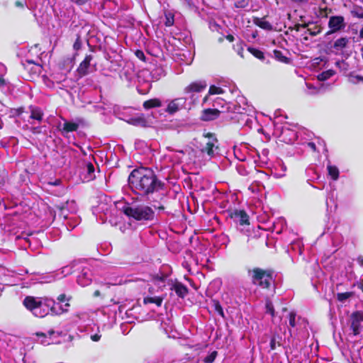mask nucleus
I'll return each instance as SVG.
<instances>
[{
	"mask_svg": "<svg viewBox=\"0 0 363 363\" xmlns=\"http://www.w3.org/2000/svg\"><path fill=\"white\" fill-rule=\"evenodd\" d=\"M128 183L133 191L145 197L155 210H164L165 196L160 191L163 184L152 169L146 167L135 169L129 175Z\"/></svg>",
	"mask_w": 363,
	"mask_h": 363,
	"instance_id": "f257e3e1",
	"label": "nucleus"
},
{
	"mask_svg": "<svg viewBox=\"0 0 363 363\" xmlns=\"http://www.w3.org/2000/svg\"><path fill=\"white\" fill-rule=\"evenodd\" d=\"M23 305L35 317L44 318L48 314L61 315L68 311L69 303L56 307V302L54 299L44 296L36 297L27 296L23 301Z\"/></svg>",
	"mask_w": 363,
	"mask_h": 363,
	"instance_id": "f03ea898",
	"label": "nucleus"
},
{
	"mask_svg": "<svg viewBox=\"0 0 363 363\" xmlns=\"http://www.w3.org/2000/svg\"><path fill=\"white\" fill-rule=\"evenodd\" d=\"M123 213L129 218L138 221H150L155 218L152 207L145 204H133L123 208Z\"/></svg>",
	"mask_w": 363,
	"mask_h": 363,
	"instance_id": "7ed1b4c3",
	"label": "nucleus"
},
{
	"mask_svg": "<svg viewBox=\"0 0 363 363\" xmlns=\"http://www.w3.org/2000/svg\"><path fill=\"white\" fill-rule=\"evenodd\" d=\"M248 274L251 277L252 283L262 289H269L274 282L271 270L257 267L248 270Z\"/></svg>",
	"mask_w": 363,
	"mask_h": 363,
	"instance_id": "20e7f679",
	"label": "nucleus"
},
{
	"mask_svg": "<svg viewBox=\"0 0 363 363\" xmlns=\"http://www.w3.org/2000/svg\"><path fill=\"white\" fill-rule=\"evenodd\" d=\"M225 106H222V110L218 111L217 108H207L203 111L201 119L205 121H209L217 118L220 112H231L235 113H243L244 108L240 105L232 103H225Z\"/></svg>",
	"mask_w": 363,
	"mask_h": 363,
	"instance_id": "39448f33",
	"label": "nucleus"
},
{
	"mask_svg": "<svg viewBox=\"0 0 363 363\" xmlns=\"http://www.w3.org/2000/svg\"><path fill=\"white\" fill-rule=\"evenodd\" d=\"M206 86L207 84L206 81L201 80L191 82L184 88V94L185 96L182 98L186 99V104L189 105L188 108H190L191 106L195 104L198 98L196 94L202 91Z\"/></svg>",
	"mask_w": 363,
	"mask_h": 363,
	"instance_id": "423d86ee",
	"label": "nucleus"
},
{
	"mask_svg": "<svg viewBox=\"0 0 363 363\" xmlns=\"http://www.w3.org/2000/svg\"><path fill=\"white\" fill-rule=\"evenodd\" d=\"M64 335L62 331L53 329L49 330L47 333H37L36 334L38 341L44 345L59 343L60 341L57 338Z\"/></svg>",
	"mask_w": 363,
	"mask_h": 363,
	"instance_id": "0eeeda50",
	"label": "nucleus"
},
{
	"mask_svg": "<svg viewBox=\"0 0 363 363\" xmlns=\"http://www.w3.org/2000/svg\"><path fill=\"white\" fill-rule=\"evenodd\" d=\"M218 150L219 147L217 139L211 134L206 136L201 152L206 154L209 158H212L218 155Z\"/></svg>",
	"mask_w": 363,
	"mask_h": 363,
	"instance_id": "6e6552de",
	"label": "nucleus"
},
{
	"mask_svg": "<svg viewBox=\"0 0 363 363\" xmlns=\"http://www.w3.org/2000/svg\"><path fill=\"white\" fill-rule=\"evenodd\" d=\"M363 322V312L357 311L353 312L349 318L347 325L354 335L360 333L361 323Z\"/></svg>",
	"mask_w": 363,
	"mask_h": 363,
	"instance_id": "1a4fd4ad",
	"label": "nucleus"
},
{
	"mask_svg": "<svg viewBox=\"0 0 363 363\" xmlns=\"http://www.w3.org/2000/svg\"><path fill=\"white\" fill-rule=\"evenodd\" d=\"M346 26L345 18L342 16H330L328 21L330 30L326 33V35L338 32L344 29Z\"/></svg>",
	"mask_w": 363,
	"mask_h": 363,
	"instance_id": "9d476101",
	"label": "nucleus"
},
{
	"mask_svg": "<svg viewBox=\"0 0 363 363\" xmlns=\"http://www.w3.org/2000/svg\"><path fill=\"white\" fill-rule=\"evenodd\" d=\"M119 75L122 80H125L128 83L132 82L135 77L134 65L130 62H125L120 71Z\"/></svg>",
	"mask_w": 363,
	"mask_h": 363,
	"instance_id": "9b49d317",
	"label": "nucleus"
},
{
	"mask_svg": "<svg viewBox=\"0 0 363 363\" xmlns=\"http://www.w3.org/2000/svg\"><path fill=\"white\" fill-rule=\"evenodd\" d=\"M115 113L119 119L126 121L129 124L136 126L145 125L146 121L142 116H130L124 112H117L116 111H115Z\"/></svg>",
	"mask_w": 363,
	"mask_h": 363,
	"instance_id": "f8f14e48",
	"label": "nucleus"
},
{
	"mask_svg": "<svg viewBox=\"0 0 363 363\" xmlns=\"http://www.w3.org/2000/svg\"><path fill=\"white\" fill-rule=\"evenodd\" d=\"M182 108H186V99L179 97L170 101L165 111L169 114H173Z\"/></svg>",
	"mask_w": 363,
	"mask_h": 363,
	"instance_id": "ddd939ff",
	"label": "nucleus"
},
{
	"mask_svg": "<svg viewBox=\"0 0 363 363\" xmlns=\"http://www.w3.org/2000/svg\"><path fill=\"white\" fill-rule=\"evenodd\" d=\"M297 133L295 130L284 126L281 128L279 138L286 143H292L297 139Z\"/></svg>",
	"mask_w": 363,
	"mask_h": 363,
	"instance_id": "4468645a",
	"label": "nucleus"
},
{
	"mask_svg": "<svg viewBox=\"0 0 363 363\" xmlns=\"http://www.w3.org/2000/svg\"><path fill=\"white\" fill-rule=\"evenodd\" d=\"M230 216L237 224L240 225L249 224L248 216L244 211L235 210L230 213Z\"/></svg>",
	"mask_w": 363,
	"mask_h": 363,
	"instance_id": "2eb2a0df",
	"label": "nucleus"
},
{
	"mask_svg": "<svg viewBox=\"0 0 363 363\" xmlns=\"http://www.w3.org/2000/svg\"><path fill=\"white\" fill-rule=\"evenodd\" d=\"M82 177L84 182H88L95 179V168L91 162H84V167L82 173Z\"/></svg>",
	"mask_w": 363,
	"mask_h": 363,
	"instance_id": "dca6fc26",
	"label": "nucleus"
},
{
	"mask_svg": "<svg viewBox=\"0 0 363 363\" xmlns=\"http://www.w3.org/2000/svg\"><path fill=\"white\" fill-rule=\"evenodd\" d=\"M92 274L89 268L84 267L77 277V283L82 286H86L91 282Z\"/></svg>",
	"mask_w": 363,
	"mask_h": 363,
	"instance_id": "f3484780",
	"label": "nucleus"
},
{
	"mask_svg": "<svg viewBox=\"0 0 363 363\" xmlns=\"http://www.w3.org/2000/svg\"><path fill=\"white\" fill-rule=\"evenodd\" d=\"M93 57L91 55H88L85 57L84 60L80 63L77 68V73L79 77H84L90 72V63Z\"/></svg>",
	"mask_w": 363,
	"mask_h": 363,
	"instance_id": "a211bd4d",
	"label": "nucleus"
},
{
	"mask_svg": "<svg viewBox=\"0 0 363 363\" xmlns=\"http://www.w3.org/2000/svg\"><path fill=\"white\" fill-rule=\"evenodd\" d=\"M152 279L155 284L158 285L159 288L164 287L167 284L170 285L169 274L167 273L160 272L154 275Z\"/></svg>",
	"mask_w": 363,
	"mask_h": 363,
	"instance_id": "6ab92c4d",
	"label": "nucleus"
},
{
	"mask_svg": "<svg viewBox=\"0 0 363 363\" xmlns=\"http://www.w3.org/2000/svg\"><path fill=\"white\" fill-rule=\"evenodd\" d=\"M164 300L162 295H146L143 298V303L145 305L155 304L156 306L160 307Z\"/></svg>",
	"mask_w": 363,
	"mask_h": 363,
	"instance_id": "aec40b11",
	"label": "nucleus"
},
{
	"mask_svg": "<svg viewBox=\"0 0 363 363\" xmlns=\"http://www.w3.org/2000/svg\"><path fill=\"white\" fill-rule=\"evenodd\" d=\"M286 171V167L283 163L282 161H278L272 172V174L275 178H281L285 176V172Z\"/></svg>",
	"mask_w": 363,
	"mask_h": 363,
	"instance_id": "412c9836",
	"label": "nucleus"
},
{
	"mask_svg": "<svg viewBox=\"0 0 363 363\" xmlns=\"http://www.w3.org/2000/svg\"><path fill=\"white\" fill-rule=\"evenodd\" d=\"M350 40L347 37H342L337 39L333 45V48L336 53L342 52L349 44Z\"/></svg>",
	"mask_w": 363,
	"mask_h": 363,
	"instance_id": "4be33fe9",
	"label": "nucleus"
},
{
	"mask_svg": "<svg viewBox=\"0 0 363 363\" xmlns=\"http://www.w3.org/2000/svg\"><path fill=\"white\" fill-rule=\"evenodd\" d=\"M170 285V289L174 290L177 295L181 298L185 297L188 293L187 288L181 283H175Z\"/></svg>",
	"mask_w": 363,
	"mask_h": 363,
	"instance_id": "5701e85b",
	"label": "nucleus"
},
{
	"mask_svg": "<svg viewBox=\"0 0 363 363\" xmlns=\"http://www.w3.org/2000/svg\"><path fill=\"white\" fill-rule=\"evenodd\" d=\"M78 128L79 124L77 123L65 121L63 123L61 132L63 135H65L69 132L76 131Z\"/></svg>",
	"mask_w": 363,
	"mask_h": 363,
	"instance_id": "b1692460",
	"label": "nucleus"
},
{
	"mask_svg": "<svg viewBox=\"0 0 363 363\" xmlns=\"http://www.w3.org/2000/svg\"><path fill=\"white\" fill-rule=\"evenodd\" d=\"M35 282H39L41 284L43 283H50L56 279L55 275L54 274H35Z\"/></svg>",
	"mask_w": 363,
	"mask_h": 363,
	"instance_id": "393cba45",
	"label": "nucleus"
},
{
	"mask_svg": "<svg viewBox=\"0 0 363 363\" xmlns=\"http://www.w3.org/2000/svg\"><path fill=\"white\" fill-rule=\"evenodd\" d=\"M30 118L38 121H41L43 116L42 110L35 106H30Z\"/></svg>",
	"mask_w": 363,
	"mask_h": 363,
	"instance_id": "a878e982",
	"label": "nucleus"
},
{
	"mask_svg": "<svg viewBox=\"0 0 363 363\" xmlns=\"http://www.w3.org/2000/svg\"><path fill=\"white\" fill-rule=\"evenodd\" d=\"M254 23L256 26L266 30H272V24L269 21H265L264 18H255L254 19Z\"/></svg>",
	"mask_w": 363,
	"mask_h": 363,
	"instance_id": "bb28decb",
	"label": "nucleus"
},
{
	"mask_svg": "<svg viewBox=\"0 0 363 363\" xmlns=\"http://www.w3.org/2000/svg\"><path fill=\"white\" fill-rule=\"evenodd\" d=\"M327 170L328 175L333 180L337 181L338 179L340 176V171L336 166L328 164L327 165Z\"/></svg>",
	"mask_w": 363,
	"mask_h": 363,
	"instance_id": "cd10ccee",
	"label": "nucleus"
},
{
	"mask_svg": "<svg viewBox=\"0 0 363 363\" xmlns=\"http://www.w3.org/2000/svg\"><path fill=\"white\" fill-rule=\"evenodd\" d=\"M162 106V102L159 99H151L145 101L143 103V107L145 109H150L152 108H157Z\"/></svg>",
	"mask_w": 363,
	"mask_h": 363,
	"instance_id": "c85d7f7f",
	"label": "nucleus"
},
{
	"mask_svg": "<svg viewBox=\"0 0 363 363\" xmlns=\"http://www.w3.org/2000/svg\"><path fill=\"white\" fill-rule=\"evenodd\" d=\"M164 25L167 27L172 26L174 23V15L172 11H167L164 12Z\"/></svg>",
	"mask_w": 363,
	"mask_h": 363,
	"instance_id": "c756f323",
	"label": "nucleus"
},
{
	"mask_svg": "<svg viewBox=\"0 0 363 363\" xmlns=\"http://www.w3.org/2000/svg\"><path fill=\"white\" fill-rule=\"evenodd\" d=\"M347 79L350 83L357 84L361 82V75L351 72L347 75Z\"/></svg>",
	"mask_w": 363,
	"mask_h": 363,
	"instance_id": "7c9ffc66",
	"label": "nucleus"
},
{
	"mask_svg": "<svg viewBox=\"0 0 363 363\" xmlns=\"http://www.w3.org/2000/svg\"><path fill=\"white\" fill-rule=\"evenodd\" d=\"M247 50L252 55H254L257 59H259V60L264 59V55L262 51H261L258 49L254 48H251V47H249L247 48Z\"/></svg>",
	"mask_w": 363,
	"mask_h": 363,
	"instance_id": "2f4dec72",
	"label": "nucleus"
},
{
	"mask_svg": "<svg viewBox=\"0 0 363 363\" xmlns=\"http://www.w3.org/2000/svg\"><path fill=\"white\" fill-rule=\"evenodd\" d=\"M223 93L224 90L221 87L216 85H211L209 87L208 95L222 94Z\"/></svg>",
	"mask_w": 363,
	"mask_h": 363,
	"instance_id": "473e14b6",
	"label": "nucleus"
},
{
	"mask_svg": "<svg viewBox=\"0 0 363 363\" xmlns=\"http://www.w3.org/2000/svg\"><path fill=\"white\" fill-rule=\"evenodd\" d=\"M70 299H71V297L67 296L65 294H62L59 295L57 298L58 303H56V307L59 308V306H61L60 303H64V302H66L65 304L69 303V301H70Z\"/></svg>",
	"mask_w": 363,
	"mask_h": 363,
	"instance_id": "72a5a7b5",
	"label": "nucleus"
},
{
	"mask_svg": "<svg viewBox=\"0 0 363 363\" xmlns=\"http://www.w3.org/2000/svg\"><path fill=\"white\" fill-rule=\"evenodd\" d=\"M266 313L271 315L272 318L275 316L274 306L271 301L267 300L265 303Z\"/></svg>",
	"mask_w": 363,
	"mask_h": 363,
	"instance_id": "f704fd0d",
	"label": "nucleus"
},
{
	"mask_svg": "<svg viewBox=\"0 0 363 363\" xmlns=\"http://www.w3.org/2000/svg\"><path fill=\"white\" fill-rule=\"evenodd\" d=\"M291 249L296 252H297L299 255L302 254V247L303 244L301 241L297 240L293 242L291 244Z\"/></svg>",
	"mask_w": 363,
	"mask_h": 363,
	"instance_id": "c9c22d12",
	"label": "nucleus"
},
{
	"mask_svg": "<svg viewBox=\"0 0 363 363\" xmlns=\"http://www.w3.org/2000/svg\"><path fill=\"white\" fill-rule=\"evenodd\" d=\"M0 284H10L6 274V270L1 268H0Z\"/></svg>",
	"mask_w": 363,
	"mask_h": 363,
	"instance_id": "e433bc0d",
	"label": "nucleus"
},
{
	"mask_svg": "<svg viewBox=\"0 0 363 363\" xmlns=\"http://www.w3.org/2000/svg\"><path fill=\"white\" fill-rule=\"evenodd\" d=\"M351 14L353 17L358 18H363V12L362 7H357L351 11Z\"/></svg>",
	"mask_w": 363,
	"mask_h": 363,
	"instance_id": "4c0bfd02",
	"label": "nucleus"
},
{
	"mask_svg": "<svg viewBox=\"0 0 363 363\" xmlns=\"http://www.w3.org/2000/svg\"><path fill=\"white\" fill-rule=\"evenodd\" d=\"M333 71H332V70L323 72L319 74L318 79L321 80V81L326 80V79H329L331 76H333Z\"/></svg>",
	"mask_w": 363,
	"mask_h": 363,
	"instance_id": "58836bf2",
	"label": "nucleus"
},
{
	"mask_svg": "<svg viewBox=\"0 0 363 363\" xmlns=\"http://www.w3.org/2000/svg\"><path fill=\"white\" fill-rule=\"evenodd\" d=\"M249 5L248 0H239L235 3V6L238 9H245Z\"/></svg>",
	"mask_w": 363,
	"mask_h": 363,
	"instance_id": "ea45409f",
	"label": "nucleus"
},
{
	"mask_svg": "<svg viewBox=\"0 0 363 363\" xmlns=\"http://www.w3.org/2000/svg\"><path fill=\"white\" fill-rule=\"evenodd\" d=\"M274 54L275 57L279 60L281 62H286L288 60V58L283 55L282 52L279 50H274Z\"/></svg>",
	"mask_w": 363,
	"mask_h": 363,
	"instance_id": "a19ab883",
	"label": "nucleus"
},
{
	"mask_svg": "<svg viewBox=\"0 0 363 363\" xmlns=\"http://www.w3.org/2000/svg\"><path fill=\"white\" fill-rule=\"evenodd\" d=\"M213 306H214V308H215V311L220 315H221L222 317H224V312H223V308H222L221 305L220 304V303L218 301H213Z\"/></svg>",
	"mask_w": 363,
	"mask_h": 363,
	"instance_id": "79ce46f5",
	"label": "nucleus"
},
{
	"mask_svg": "<svg viewBox=\"0 0 363 363\" xmlns=\"http://www.w3.org/2000/svg\"><path fill=\"white\" fill-rule=\"evenodd\" d=\"M296 314L295 312L291 311L289 313V325L292 328H294L296 326Z\"/></svg>",
	"mask_w": 363,
	"mask_h": 363,
	"instance_id": "37998d69",
	"label": "nucleus"
},
{
	"mask_svg": "<svg viewBox=\"0 0 363 363\" xmlns=\"http://www.w3.org/2000/svg\"><path fill=\"white\" fill-rule=\"evenodd\" d=\"M351 293L345 292V293H339L337 294V299L340 301H344L346 299L349 298L351 296Z\"/></svg>",
	"mask_w": 363,
	"mask_h": 363,
	"instance_id": "c03bdc74",
	"label": "nucleus"
},
{
	"mask_svg": "<svg viewBox=\"0 0 363 363\" xmlns=\"http://www.w3.org/2000/svg\"><path fill=\"white\" fill-rule=\"evenodd\" d=\"M130 280H128L130 281ZM128 282L127 279H123L122 277H117L114 281L111 282L112 285H121Z\"/></svg>",
	"mask_w": 363,
	"mask_h": 363,
	"instance_id": "a18cd8bd",
	"label": "nucleus"
},
{
	"mask_svg": "<svg viewBox=\"0 0 363 363\" xmlns=\"http://www.w3.org/2000/svg\"><path fill=\"white\" fill-rule=\"evenodd\" d=\"M121 64H118L117 62H111V65L110 67V70L113 72H117L118 68L121 67Z\"/></svg>",
	"mask_w": 363,
	"mask_h": 363,
	"instance_id": "49530a36",
	"label": "nucleus"
},
{
	"mask_svg": "<svg viewBox=\"0 0 363 363\" xmlns=\"http://www.w3.org/2000/svg\"><path fill=\"white\" fill-rule=\"evenodd\" d=\"M135 54L138 59L145 61V56L142 50H138L135 51Z\"/></svg>",
	"mask_w": 363,
	"mask_h": 363,
	"instance_id": "de8ad7c7",
	"label": "nucleus"
},
{
	"mask_svg": "<svg viewBox=\"0 0 363 363\" xmlns=\"http://www.w3.org/2000/svg\"><path fill=\"white\" fill-rule=\"evenodd\" d=\"M60 216H62L65 219L68 218V214L67 213V210L65 207H62L60 209Z\"/></svg>",
	"mask_w": 363,
	"mask_h": 363,
	"instance_id": "09e8293b",
	"label": "nucleus"
},
{
	"mask_svg": "<svg viewBox=\"0 0 363 363\" xmlns=\"http://www.w3.org/2000/svg\"><path fill=\"white\" fill-rule=\"evenodd\" d=\"M6 71L7 69L5 65L0 62V77L4 78V76L6 74Z\"/></svg>",
	"mask_w": 363,
	"mask_h": 363,
	"instance_id": "8fccbe9b",
	"label": "nucleus"
},
{
	"mask_svg": "<svg viewBox=\"0 0 363 363\" xmlns=\"http://www.w3.org/2000/svg\"><path fill=\"white\" fill-rule=\"evenodd\" d=\"M71 273V268L68 266L65 267L62 269L61 274H63L64 277Z\"/></svg>",
	"mask_w": 363,
	"mask_h": 363,
	"instance_id": "3c124183",
	"label": "nucleus"
},
{
	"mask_svg": "<svg viewBox=\"0 0 363 363\" xmlns=\"http://www.w3.org/2000/svg\"><path fill=\"white\" fill-rule=\"evenodd\" d=\"M216 352H213L212 353L210 356L207 357L206 359H205V362L206 363H211L213 362L215 357H216Z\"/></svg>",
	"mask_w": 363,
	"mask_h": 363,
	"instance_id": "603ef678",
	"label": "nucleus"
},
{
	"mask_svg": "<svg viewBox=\"0 0 363 363\" xmlns=\"http://www.w3.org/2000/svg\"><path fill=\"white\" fill-rule=\"evenodd\" d=\"M277 345V341L275 337H272L270 340V349L272 350H275Z\"/></svg>",
	"mask_w": 363,
	"mask_h": 363,
	"instance_id": "864d4df0",
	"label": "nucleus"
},
{
	"mask_svg": "<svg viewBox=\"0 0 363 363\" xmlns=\"http://www.w3.org/2000/svg\"><path fill=\"white\" fill-rule=\"evenodd\" d=\"M71 1L75 3L77 5L82 6L85 4L88 0H70Z\"/></svg>",
	"mask_w": 363,
	"mask_h": 363,
	"instance_id": "5fc2aeb1",
	"label": "nucleus"
},
{
	"mask_svg": "<svg viewBox=\"0 0 363 363\" xmlns=\"http://www.w3.org/2000/svg\"><path fill=\"white\" fill-rule=\"evenodd\" d=\"M91 339L94 342H98L101 339V335H99V334L91 335Z\"/></svg>",
	"mask_w": 363,
	"mask_h": 363,
	"instance_id": "6e6d98bb",
	"label": "nucleus"
},
{
	"mask_svg": "<svg viewBox=\"0 0 363 363\" xmlns=\"http://www.w3.org/2000/svg\"><path fill=\"white\" fill-rule=\"evenodd\" d=\"M307 145L311 149L313 150V151H315L316 150V146H315V144L314 143H312V142H310V143H307Z\"/></svg>",
	"mask_w": 363,
	"mask_h": 363,
	"instance_id": "4d7b16f0",
	"label": "nucleus"
},
{
	"mask_svg": "<svg viewBox=\"0 0 363 363\" xmlns=\"http://www.w3.org/2000/svg\"><path fill=\"white\" fill-rule=\"evenodd\" d=\"M357 261L360 266L363 267V257L362 256H359L357 259Z\"/></svg>",
	"mask_w": 363,
	"mask_h": 363,
	"instance_id": "13d9d810",
	"label": "nucleus"
},
{
	"mask_svg": "<svg viewBox=\"0 0 363 363\" xmlns=\"http://www.w3.org/2000/svg\"><path fill=\"white\" fill-rule=\"evenodd\" d=\"M31 131L33 133H40V128H38V127H33V128H31Z\"/></svg>",
	"mask_w": 363,
	"mask_h": 363,
	"instance_id": "bf43d9fd",
	"label": "nucleus"
},
{
	"mask_svg": "<svg viewBox=\"0 0 363 363\" xmlns=\"http://www.w3.org/2000/svg\"><path fill=\"white\" fill-rule=\"evenodd\" d=\"M148 292L149 294L147 295H155L154 294V289L152 287H149L148 288Z\"/></svg>",
	"mask_w": 363,
	"mask_h": 363,
	"instance_id": "052dcab7",
	"label": "nucleus"
},
{
	"mask_svg": "<svg viewBox=\"0 0 363 363\" xmlns=\"http://www.w3.org/2000/svg\"><path fill=\"white\" fill-rule=\"evenodd\" d=\"M227 40H228L230 42H233L234 40V37L232 35H228L226 37Z\"/></svg>",
	"mask_w": 363,
	"mask_h": 363,
	"instance_id": "680f3d73",
	"label": "nucleus"
},
{
	"mask_svg": "<svg viewBox=\"0 0 363 363\" xmlns=\"http://www.w3.org/2000/svg\"><path fill=\"white\" fill-rule=\"evenodd\" d=\"M4 85H5V80L4 78L0 77V87L3 86Z\"/></svg>",
	"mask_w": 363,
	"mask_h": 363,
	"instance_id": "e2e57ef3",
	"label": "nucleus"
},
{
	"mask_svg": "<svg viewBox=\"0 0 363 363\" xmlns=\"http://www.w3.org/2000/svg\"><path fill=\"white\" fill-rule=\"evenodd\" d=\"M268 153H269V151L267 150H263L262 151V155L264 156V157H267L268 155Z\"/></svg>",
	"mask_w": 363,
	"mask_h": 363,
	"instance_id": "0e129e2a",
	"label": "nucleus"
},
{
	"mask_svg": "<svg viewBox=\"0 0 363 363\" xmlns=\"http://www.w3.org/2000/svg\"><path fill=\"white\" fill-rule=\"evenodd\" d=\"M60 183H61V181H60V179H56V180L55 181V182H53V183H50V184H52V185H55V186H57V185H59Z\"/></svg>",
	"mask_w": 363,
	"mask_h": 363,
	"instance_id": "69168bd1",
	"label": "nucleus"
},
{
	"mask_svg": "<svg viewBox=\"0 0 363 363\" xmlns=\"http://www.w3.org/2000/svg\"><path fill=\"white\" fill-rule=\"evenodd\" d=\"M16 6H18V7H23V4L21 1H16L15 3Z\"/></svg>",
	"mask_w": 363,
	"mask_h": 363,
	"instance_id": "338daca9",
	"label": "nucleus"
},
{
	"mask_svg": "<svg viewBox=\"0 0 363 363\" xmlns=\"http://www.w3.org/2000/svg\"><path fill=\"white\" fill-rule=\"evenodd\" d=\"M359 37L363 39V27L361 28L359 31Z\"/></svg>",
	"mask_w": 363,
	"mask_h": 363,
	"instance_id": "774afa93",
	"label": "nucleus"
}]
</instances>
